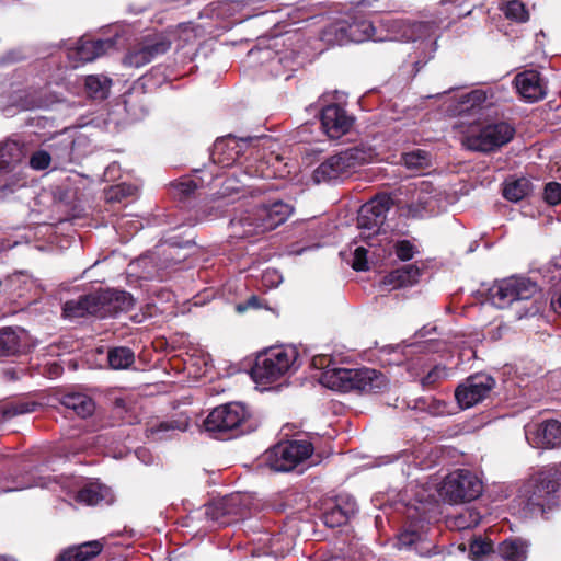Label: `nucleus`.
I'll return each mask as SVG.
<instances>
[{"instance_id":"obj_1","label":"nucleus","mask_w":561,"mask_h":561,"mask_svg":"<svg viewBox=\"0 0 561 561\" xmlns=\"http://www.w3.org/2000/svg\"><path fill=\"white\" fill-rule=\"evenodd\" d=\"M320 382L332 390L368 394L382 392L388 386V378L380 370L364 366L327 369L321 373Z\"/></svg>"},{"instance_id":"obj_2","label":"nucleus","mask_w":561,"mask_h":561,"mask_svg":"<svg viewBox=\"0 0 561 561\" xmlns=\"http://www.w3.org/2000/svg\"><path fill=\"white\" fill-rule=\"evenodd\" d=\"M257 426V420L252 412L240 402H229L214 408L204 421L205 431L221 439L252 433Z\"/></svg>"},{"instance_id":"obj_3","label":"nucleus","mask_w":561,"mask_h":561,"mask_svg":"<svg viewBox=\"0 0 561 561\" xmlns=\"http://www.w3.org/2000/svg\"><path fill=\"white\" fill-rule=\"evenodd\" d=\"M293 207L280 199L271 204H261L247 210L239 218L230 220V228L233 237L245 239L271 231L284 224Z\"/></svg>"},{"instance_id":"obj_4","label":"nucleus","mask_w":561,"mask_h":561,"mask_svg":"<svg viewBox=\"0 0 561 561\" xmlns=\"http://www.w3.org/2000/svg\"><path fill=\"white\" fill-rule=\"evenodd\" d=\"M560 483L550 480L539 471L527 479L519 488L515 502L525 516H542L557 506Z\"/></svg>"},{"instance_id":"obj_5","label":"nucleus","mask_w":561,"mask_h":561,"mask_svg":"<svg viewBox=\"0 0 561 561\" xmlns=\"http://www.w3.org/2000/svg\"><path fill=\"white\" fill-rule=\"evenodd\" d=\"M538 291V286L529 278H506L496 282L489 289V299L499 309H505L517 305V317L527 316L531 309L526 305Z\"/></svg>"},{"instance_id":"obj_6","label":"nucleus","mask_w":561,"mask_h":561,"mask_svg":"<svg viewBox=\"0 0 561 561\" xmlns=\"http://www.w3.org/2000/svg\"><path fill=\"white\" fill-rule=\"evenodd\" d=\"M375 156L370 147L354 146L325 159L314 169L312 179L316 183L337 180L355 168L371 162Z\"/></svg>"},{"instance_id":"obj_7","label":"nucleus","mask_w":561,"mask_h":561,"mask_svg":"<svg viewBox=\"0 0 561 561\" xmlns=\"http://www.w3.org/2000/svg\"><path fill=\"white\" fill-rule=\"evenodd\" d=\"M296 359L295 348L271 347L257 354L250 375L257 383H271L283 377Z\"/></svg>"},{"instance_id":"obj_8","label":"nucleus","mask_w":561,"mask_h":561,"mask_svg":"<svg viewBox=\"0 0 561 561\" xmlns=\"http://www.w3.org/2000/svg\"><path fill=\"white\" fill-rule=\"evenodd\" d=\"M514 135L515 128L511 124L497 122L486 124L477 131L472 130L465 136L462 142L471 151L488 153L510 142Z\"/></svg>"},{"instance_id":"obj_9","label":"nucleus","mask_w":561,"mask_h":561,"mask_svg":"<svg viewBox=\"0 0 561 561\" xmlns=\"http://www.w3.org/2000/svg\"><path fill=\"white\" fill-rule=\"evenodd\" d=\"M392 206L393 199L389 194H378L360 206L357 227L362 230V238L365 241L381 232L387 214Z\"/></svg>"},{"instance_id":"obj_10","label":"nucleus","mask_w":561,"mask_h":561,"mask_svg":"<svg viewBox=\"0 0 561 561\" xmlns=\"http://www.w3.org/2000/svg\"><path fill=\"white\" fill-rule=\"evenodd\" d=\"M482 492V483L476 474L466 469L450 472L443 481L440 494L450 503L476 500Z\"/></svg>"},{"instance_id":"obj_11","label":"nucleus","mask_w":561,"mask_h":561,"mask_svg":"<svg viewBox=\"0 0 561 561\" xmlns=\"http://www.w3.org/2000/svg\"><path fill=\"white\" fill-rule=\"evenodd\" d=\"M312 453V444L306 440L279 443L266 453V462L272 470L286 472L295 469Z\"/></svg>"},{"instance_id":"obj_12","label":"nucleus","mask_w":561,"mask_h":561,"mask_svg":"<svg viewBox=\"0 0 561 561\" xmlns=\"http://www.w3.org/2000/svg\"><path fill=\"white\" fill-rule=\"evenodd\" d=\"M247 507L238 493L214 500L205 505L206 517L218 527H226L242 519Z\"/></svg>"},{"instance_id":"obj_13","label":"nucleus","mask_w":561,"mask_h":561,"mask_svg":"<svg viewBox=\"0 0 561 561\" xmlns=\"http://www.w3.org/2000/svg\"><path fill=\"white\" fill-rule=\"evenodd\" d=\"M494 386L495 379L490 375H471L456 388L455 398L462 409H468L489 397Z\"/></svg>"},{"instance_id":"obj_14","label":"nucleus","mask_w":561,"mask_h":561,"mask_svg":"<svg viewBox=\"0 0 561 561\" xmlns=\"http://www.w3.org/2000/svg\"><path fill=\"white\" fill-rule=\"evenodd\" d=\"M171 48V42L164 36L146 37L141 43L128 50L125 64L131 67H142Z\"/></svg>"},{"instance_id":"obj_15","label":"nucleus","mask_w":561,"mask_h":561,"mask_svg":"<svg viewBox=\"0 0 561 561\" xmlns=\"http://www.w3.org/2000/svg\"><path fill=\"white\" fill-rule=\"evenodd\" d=\"M320 122L323 131L331 139H339L347 134L354 123L353 116L336 103L324 106L320 113Z\"/></svg>"},{"instance_id":"obj_16","label":"nucleus","mask_w":561,"mask_h":561,"mask_svg":"<svg viewBox=\"0 0 561 561\" xmlns=\"http://www.w3.org/2000/svg\"><path fill=\"white\" fill-rule=\"evenodd\" d=\"M116 38H94L90 36L81 37L76 47L70 51V58L82 64L91 62L99 57L115 49Z\"/></svg>"},{"instance_id":"obj_17","label":"nucleus","mask_w":561,"mask_h":561,"mask_svg":"<svg viewBox=\"0 0 561 561\" xmlns=\"http://www.w3.org/2000/svg\"><path fill=\"white\" fill-rule=\"evenodd\" d=\"M99 318L115 317L119 312H128L134 308L135 299L125 290L107 289L96 291Z\"/></svg>"},{"instance_id":"obj_18","label":"nucleus","mask_w":561,"mask_h":561,"mask_svg":"<svg viewBox=\"0 0 561 561\" xmlns=\"http://www.w3.org/2000/svg\"><path fill=\"white\" fill-rule=\"evenodd\" d=\"M251 138H237L229 135L224 138H218L214 144L211 158L215 163L222 167H230L234 164L241 157L243 149L248 146Z\"/></svg>"},{"instance_id":"obj_19","label":"nucleus","mask_w":561,"mask_h":561,"mask_svg":"<svg viewBox=\"0 0 561 561\" xmlns=\"http://www.w3.org/2000/svg\"><path fill=\"white\" fill-rule=\"evenodd\" d=\"M514 84L519 95L528 102H537L546 96V84L537 70L528 69L517 73Z\"/></svg>"},{"instance_id":"obj_20","label":"nucleus","mask_w":561,"mask_h":561,"mask_svg":"<svg viewBox=\"0 0 561 561\" xmlns=\"http://www.w3.org/2000/svg\"><path fill=\"white\" fill-rule=\"evenodd\" d=\"M105 543V538H102L69 546L58 553L55 561H91L103 551Z\"/></svg>"},{"instance_id":"obj_21","label":"nucleus","mask_w":561,"mask_h":561,"mask_svg":"<svg viewBox=\"0 0 561 561\" xmlns=\"http://www.w3.org/2000/svg\"><path fill=\"white\" fill-rule=\"evenodd\" d=\"M376 28L373 23L364 18H353L352 21L339 25L336 34L341 39L354 43H363L369 39L377 41L375 35Z\"/></svg>"},{"instance_id":"obj_22","label":"nucleus","mask_w":561,"mask_h":561,"mask_svg":"<svg viewBox=\"0 0 561 561\" xmlns=\"http://www.w3.org/2000/svg\"><path fill=\"white\" fill-rule=\"evenodd\" d=\"M356 512L357 506L354 500H343L340 496L332 506L325 508L321 519L327 527L335 528L345 525Z\"/></svg>"},{"instance_id":"obj_23","label":"nucleus","mask_w":561,"mask_h":561,"mask_svg":"<svg viewBox=\"0 0 561 561\" xmlns=\"http://www.w3.org/2000/svg\"><path fill=\"white\" fill-rule=\"evenodd\" d=\"M98 295L90 293L78 299L67 300L62 306V316L67 319L83 318L85 316L99 317Z\"/></svg>"},{"instance_id":"obj_24","label":"nucleus","mask_w":561,"mask_h":561,"mask_svg":"<svg viewBox=\"0 0 561 561\" xmlns=\"http://www.w3.org/2000/svg\"><path fill=\"white\" fill-rule=\"evenodd\" d=\"M529 543L527 540L516 537L503 540L497 545L491 561H526Z\"/></svg>"},{"instance_id":"obj_25","label":"nucleus","mask_w":561,"mask_h":561,"mask_svg":"<svg viewBox=\"0 0 561 561\" xmlns=\"http://www.w3.org/2000/svg\"><path fill=\"white\" fill-rule=\"evenodd\" d=\"M26 332L23 329L4 327L0 329V356H15L26 350Z\"/></svg>"},{"instance_id":"obj_26","label":"nucleus","mask_w":561,"mask_h":561,"mask_svg":"<svg viewBox=\"0 0 561 561\" xmlns=\"http://www.w3.org/2000/svg\"><path fill=\"white\" fill-rule=\"evenodd\" d=\"M493 105V93L483 89H474L459 96L456 111L459 115L469 114Z\"/></svg>"},{"instance_id":"obj_27","label":"nucleus","mask_w":561,"mask_h":561,"mask_svg":"<svg viewBox=\"0 0 561 561\" xmlns=\"http://www.w3.org/2000/svg\"><path fill=\"white\" fill-rule=\"evenodd\" d=\"M65 409L71 411L81 419H87L94 413L95 403L93 399L81 392H67L59 400Z\"/></svg>"},{"instance_id":"obj_28","label":"nucleus","mask_w":561,"mask_h":561,"mask_svg":"<svg viewBox=\"0 0 561 561\" xmlns=\"http://www.w3.org/2000/svg\"><path fill=\"white\" fill-rule=\"evenodd\" d=\"M187 426L188 421L186 419L151 422L147 425L146 435L154 440H162L171 437L172 432H185Z\"/></svg>"},{"instance_id":"obj_29","label":"nucleus","mask_w":561,"mask_h":561,"mask_svg":"<svg viewBox=\"0 0 561 561\" xmlns=\"http://www.w3.org/2000/svg\"><path fill=\"white\" fill-rule=\"evenodd\" d=\"M538 444L545 448H556L561 446V422L557 420H547L538 425Z\"/></svg>"},{"instance_id":"obj_30","label":"nucleus","mask_w":561,"mask_h":561,"mask_svg":"<svg viewBox=\"0 0 561 561\" xmlns=\"http://www.w3.org/2000/svg\"><path fill=\"white\" fill-rule=\"evenodd\" d=\"M431 187L432 184L430 182L422 181L420 183L417 196L413 197V201L405 207L409 218H421L428 210L432 204Z\"/></svg>"},{"instance_id":"obj_31","label":"nucleus","mask_w":561,"mask_h":561,"mask_svg":"<svg viewBox=\"0 0 561 561\" xmlns=\"http://www.w3.org/2000/svg\"><path fill=\"white\" fill-rule=\"evenodd\" d=\"M421 276V270L415 264H407L400 268L391 271L385 276V284L392 285L394 288L411 286L417 283Z\"/></svg>"},{"instance_id":"obj_32","label":"nucleus","mask_w":561,"mask_h":561,"mask_svg":"<svg viewBox=\"0 0 561 561\" xmlns=\"http://www.w3.org/2000/svg\"><path fill=\"white\" fill-rule=\"evenodd\" d=\"M112 80L103 75H90L84 78V90L87 95L95 101L107 99Z\"/></svg>"},{"instance_id":"obj_33","label":"nucleus","mask_w":561,"mask_h":561,"mask_svg":"<svg viewBox=\"0 0 561 561\" xmlns=\"http://www.w3.org/2000/svg\"><path fill=\"white\" fill-rule=\"evenodd\" d=\"M43 99L33 88L20 89L10 95L9 105L18 110L27 111L42 106Z\"/></svg>"},{"instance_id":"obj_34","label":"nucleus","mask_w":561,"mask_h":561,"mask_svg":"<svg viewBox=\"0 0 561 561\" xmlns=\"http://www.w3.org/2000/svg\"><path fill=\"white\" fill-rule=\"evenodd\" d=\"M23 158L24 145L19 141L7 140L0 146V171L20 163Z\"/></svg>"},{"instance_id":"obj_35","label":"nucleus","mask_w":561,"mask_h":561,"mask_svg":"<svg viewBox=\"0 0 561 561\" xmlns=\"http://www.w3.org/2000/svg\"><path fill=\"white\" fill-rule=\"evenodd\" d=\"M110 491L105 485L96 482H91L82 486L77 495L76 501L87 505H96L104 501Z\"/></svg>"},{"instance_id":"obj_36","label":"nucleus","mask_w":561,"mask_h":561,"mask_svg":"<svg viewBox=\"0 0 561 561\" xmlns=\"http://www.w3.org/2000/svg\"><path fill=\"white\" fill-rule=\"evenodd\" d=\"M533 183L527 178H518L506 182L503 188V196L511 202H519L531 192Z\"/></svg>"},{"instance_id":"obj_37","label":"nucleus","mask_w":561,"mask_h":561,"mask_svg":"<svg viewBox=\"0 0 561 561\" xmlns=\"http://www.w3.org/2000/svg\"><path fill=\"white\" fill-rule=\"evenodd\" d=\"M197 183L192 179H182L171 184V193L175 201L186 207L194 198L197 190Z\"/></svg>"},{"instance_id":"obj_38","label":"nucleus","mask_w":561,"mask_h":561,"mask_svg":"<svg viewBox=\"0 0 561 561\" xmlns=\"http://www.w3.org/2000/svg\"><path fill=\"white\" fill-rule=\"evenodd\" d=\"M107 360L113 369H127L135 362V353L127 346H118L108 350Z\"/></svg>"},{"instance_id":"obj_39","label":"nucleus","mask_w":561,"mask_h":561,"mask_svg":"<svg viewBox=\"0 0 561 561\" xmlns=\"http://www.w3.org/2000/svg\"><path fill=\"white\" fill-rule=\"evenodd\" d=\"M503 11L508 20L517 23H525L529 20V12L520 0L508 1Z\"/></svg>"},{"instance_id":"obj_40","label":"nucleus","mask_w":561,"mask_h":561,"mask_svg":"<svg viewBox=\"0 0 561 561\" xmlns=\"http://www.w3.org/2000/svg\"><path fill=\"white\" fill-rule=\"evenodd\" d=\"M495 552L493 549V542L488 538H476L470 543L469 554L473 560H480L484 556L490 557Z\"/></svg>"},{"instance_id":"obj_41","label":"nucleus","mask_w":561,"mask_h":561,"mask_svg":"<svg viewBox=\"0 0 561 561\" xmlns=\"http://www.w3.org/2000/svg\"><path fill=\"white\" fill-rule=\"evenodd\" d=\"M427 152L421 149L403 153L402 156L404 165L409 169H422L427 164Z\"/></svg>"},{"instance_id":"obj_42","label":"nucleus","mask_w":561,"mask_h":561,"mask_svg":"<svg viewBox=\"0 0 561 561\" xmlns=\"http://www.w3.org/2000/svg\"><path fill=\"white\" fill-rule=\"evenodd\" d=\"M16 297V275L0 279V304Z\"/></svg>"},{"instance_id":"obj_43","label":"nucleus","mask_w":561,"mask_h":561,"mask_svg":"<svg viewBox=\"0 0 561 561\" xmlns=\"http://www.w3.org/2000/svg\"><path fill=\"white\" fill-rule=\"evenodd\" d=\"M51 162V157L46 150H37L32 153L30 158V167L33 170L43 171L46 170Z\"/></svg>"},{"instance_id":"obj_44","label":"nucleus","mask_w":561,"mask_h":561,"mask_svg":"<svg viewBox=\"0 0 561 561\" xmlns=\"http://www.w3.org/2000/svg\"><path fill=\"white\" fill-rule=\"evenodd\" d=\"M393 249L394 254L401 261H410L415 253L414 244L407 239L397 241L393 245Z\"/></svg>"},{"instance_id":"obj_45","label":"nucleus","mask_w":561,"mask_h":561,"mask_svg":"<svg viewBox=\"0 0 561 561\" xmlns=\"http://www.w3.org/2000/svg\"><path fill=\"white\" fill-rule=\"evenodd\" d=\"M447 377V369L445 366L435 365L423 378V386H434L439 380L445 379Z\"/></svg>"},{"instance_id":"obj_46","label":"nucleus","mask_w":561,"mask_h":561,"mask_svg":"<svg viewBox=\"0 0 561 561\" xmlns=\"http://www.w3.org/2000/svg\"><path fill=\"white\" fill-rule=\"evenodd\" d=\"M543 198L549 205H557L561 202V184L549 182L545 186Z\"/></svg>"},{"instance_id":"obj_47","label":"nucleus","mask_w":561,"mask_h":561,"mask_svg":"<svg viewBox=\"0 0 561 561\" xmlns=\"http://www.w3.org/2000/svg\"><path fill=\"white\" fill-rule=\"evenodd\" d=\"M368 251L364 247H357L354 251V257L352 267L355 271L363 272L369 270V264L367 260Z\"/></svg>"},{"instance_id":"obj_48","label":"nucleus","mask_w":561,"mask_h":561,"mask_svg":"<svg viewBox=\"0 0 561 561\" xmlns=\"http://www.w3.org/2000/svg\"><path fill=\"white\" fill-rule=\"evenodd\" d=\"M539 472L549 476L550 480L559 483V480L561 479V462L548 466Z\"/></svg>"},{"instance_id":"obj_49","label":"nucleus","mask_w":561,"mask_h":561,"mask_svg":"<svg viewBox=\"0 0 561 561\" xmlns=\"http://www.w3.org/2000/svg\"><path fill=\"white\" fill-rule=\"evenodd\" d=\"M421 539V535L416 531H403L399 536V541L402 546L410 547Z\"/></svg>"},{"instance_id":"obj_50","label":"nucleus","mask_w":561,"mask_h":561,"mask_svg":"<svg viewBox=\"0 0 561 561\" xmlns=\"http://www.w3.org/2000/svg\"><path fill=\"white\" fill-rule=\"evenodd\" d=\"M261 307V300L256 295L250 296L244 302L237 305V311L243 312L248 309H257Z\"/></svg>"},{"instance_id":"obj_51","label":"nucleus","mask_w":561,"mask_h":561,"mask_svg":"<svg viewBox=\"0 0 561 561\" xmlns=\"http://www.w3.org/2000/svg\"><path fill=\"white\" fill-rule=\"evenodd\" d=\"M469 517H470V520L469 522H466L465 520V515H460L457 520V525L461 528H469V527H474L479 524L480 522V514L474 512H469Z\"/></svg>"},{"instance_id":"obj_52","label":"nucleus","mask_w":561,"mask_h":561,"mask_svg":"<svg viewBox=\"0 0 561 561\" xmlns=\"http://www.w3.org/2000/svg\"><path fill=\"white\" fill-rule=\"evenodd\" d=\"M437 28L435 22H420L416 25V31L422 33H433Z\"/></svg>"},{"instance_id":"obj_53","label":"nucleus","mask_w":561,"mask_h":561,"mask_svg":"<svg viewBox=\"0 0 561 561\" xmlns=\"http://www.w3.org/2000/svg\"><path fill=\"white\" fill-rule=\"evenodd\" d=\"M15 183H4L0 184V198H4L9 194H12L15 192Z\"/></svg>"},{"instance_id":"obj_54","label":"nucleus","mask_w":561,"mask_h":561,"mask_svg":"<svg viewBox=\"0 0 561 561\" xmlns=\"http://www.w3.org/2000/svg\"><path fill=\"white\" fill-rule=\"evenodd\" d=\"M551 308L554 312L561 314V291L551 299Z\"/></svg>"},{"instance_id":"obj_55","label":"nucleus","mask_w":561,"mask_h":561,"mask_svg":"<svg viewBox=\"0 0 561 561\" xmlns=\"http://www.w3.org/2000/svg\"><path fill=\"white\" fill-rule=\"evenodd\" d=\"M330 358L327 356H316L312 358V366L314 367H323L325 363H329Z\"/></svg>"},{"instance_id":"obj_56","label":"nucleus","mask_w":561,"mask_h":561,"mask_svg":"<svg viewBox=\"0 0 561 561\" xmlns=\"http://www.w3.org/2000/svg\"><path fill=\"white\" fill-rule=\"evenodd\" d=\"M192 245V242L191 241H185L183 243H180V242H176V241H171L170 242V248L173 249V248H185V247H191Z\"/></svg>"},{"instance_id":"obj_57","label":"nucleus","mask_w":561,"mask_h":561,"mask_svg":"<svg viewBox=\"0 0 561 561\" xmlns=\"http://www.w3.org/2000/svg\"><path fill=\"white\" fill-rule=\"evenodd\" d=\"M114 403H115V407H117V408H122V409H124V408H125V400H124V399H122V398H117V399H115V402H114Z\"/></svg>"},{"instance_id":"obj_58","label":"nucleus","mask_w":561,"mask_h":561,"mask_svg":"<svg viewBox=\"0 0 561 561\" xmlns=\"http://www.w3.org/2000/svg\"><path fill=\"white\" fill-rule=\"evenodd\" d=\"M320 561H344L342 557L340 556H331L329 558H325L323 560H320Z\"/></svg>"},{"instance_id":"obj_59","label":"nucleus","mask_w":561,"mask_h":561,"mask_svg":"<svg viewBox=\"0 0 561 561\" xmlns=\"http://www.w3.org/2000/svg\"><path fill=\"white\" fill-rule=\"evenodd\" d=\"M185 257H186V255L178 256V257H173V256H171V261H173L174 263H180V262H182Z\"/></svg>"},{"instance_id":"obj_60","label":"nucleus","mask_w":561,"mask_h":561,"mask_svg":"<svg viewBox=\"0 0 561 561\" xmlns=\"http://www.w3.org/2000/svg\"><path fill=\"white\" fill-rule=\"evenodd\" d=\"M431 46H432V51L434 53L437 48V38H434L432 42H431Z\"/></svg>"},{"instance_id":"obj_61","label":"nucleus","mask_w":561,"mask_h":561,"mask_svg":"<svg viewBox=\"0 0 561 561\" xmlns=\"http://www.w3.org/2000/svg\"><path fill=\"white\" fill-rule=\"evenodd\" d=\"M0 561H15V560L11 557L0 556Z\"/></svg>"}]
</instances>
